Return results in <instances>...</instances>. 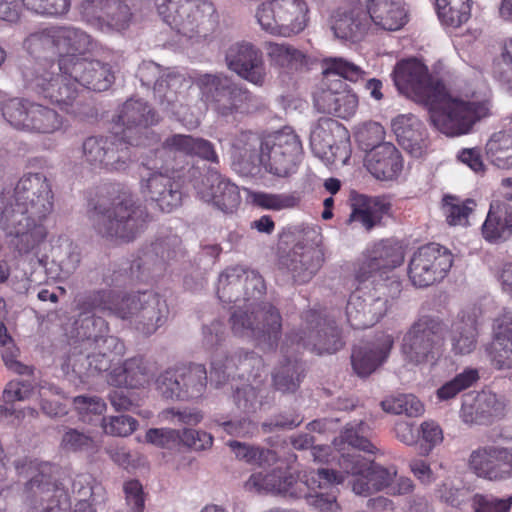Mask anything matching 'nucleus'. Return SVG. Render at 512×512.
I'll use <instances>...</instances> for the list:
<instances>
[{
  "label": "nucleus",
  "instance_id": "4be33fe9",
  "mask_svg": "<svg viewBox=\"0 0 512 512\" xmlns=\"http://www.w3.org/2000/svg\"><path fill=\"white\" fill-rule=\"evenodd\" d=\"M15 205L26 206L36 219H45L53 210L51 186L42 173H29L15 187Z\"/></svg>",
  "mask_w": 512,
  "mask_h": 512
},
{
  "label": "nucleus",
  "instance_id": "412c9836",
  "mask_svg": "<svg viewBox=\"0 0 512 512\" xmlns=\"http://www.w3.org/2000/svg\"><path fill=\"white\" fill-rule=\"evenodd\" d=\"M127 144L115 135L90 136L83 141L82 156L93 167L124 171L131 162Z\"/></svg>",
  "mask_w": 512,
  "mask_h": 512
},
{
  "label": "nucleus",
  "instance_id": "2eb2a0df",
  "mask_svg": "<svg viewBox=\"0 0 512 512\" xmlns=\"http://www.w3.org/2000/svg\"><path fill=\"white\" fill-rule=\"evenodd\" d=\"M340 469L345 473L352 491L368 496L384 488H390L396 476L394 469L384 468L356 453H343L338 460Z\"/></svg>",
  "mask_w": 512,
  "mask_h": 512
},
{
  "label": "nucleus",
  "instance_id": "5fc2aeb1",
  "mask_svg": "<svg viewBox=\"0 0 512 512\" xmlns=\"http://www.w3.org/2000/svg\"><path fill=\"white\" fill-rule=\"evenodd\" d=\"M182 395L181 400L199 398L206 390L207 370L203 364H190L181 366Z\"/></svg>",
  "mask_w": 512,
  "mask_h": 512
},
{
  "label": "nucleus",
  "instance_id": "680f3d73",
  "mask_svg": "<svg viewBox=\"0 0 512 512\" xmlns=\"http://www.w3.org/2000/svg\"><path fill=\"white\" fill-rule=\"evenodd\" d=\"M251 197L256 206L273 211L294 208L299 202L296 193L255 192Z\"/></svg>",
  "mask_w": 512,
  "mask_h": 512
},
{
  "label": "nucleus",
  "instance_id": "0e129e2a",
  "mask_svg": "<svg viewBox=\"0 0 512 512\" xmlns=\"http://www.w3.org/2000/svg\"><path fill=\"white\" fill-rule=\"evenodd\" d=\"M384 411L392 414H405L409 417L420 416L424 406L414 395H399L381 402Z\"/></svg>",
  "mask_w": 512,
  "mask_h": 512
},
{
  "label": "nucleus",
  "instance_id": "a878e982",
  "mask_svg": "<svg viewBox=\"0 0 512 512\" xmlns=\"http://www.w3.org/2000/svg\"><path fill=\"white\" fill-rule=\"evenodd\" d=\"M62 65L66 73H74L80 86L92 91H106L115 80L110 64L99 60L67 55L62 57Z\"/></svg>",
  "mask_w": 512,
  "mask_h": 512
},
{
  "label": "nucleus",
  "instance_id": "f03ea898",
  "mask_svg": "<svg viewBox=\"0 0 512 512\" xmlns=\"http://www.w3.org/2000/svg\"><path fill=\"white\" fill-rule=\"evenodd\" d=\"M265 289L259 273L235 266L219 275L217 296L223 303L234 304L230 324L235 335L273 346L280 336L282 319L274 306L261 301Z\"/></svg>",
  "mask_w": 512,
  "mask_h": 512
},
{
  "label": "nucleus",
  "instance_id": "4468645a",
  "mask_svg": "<svg viewBox=\"0 0 512 512\" xmlns=\"http://www.w3.org/2000/svg\"><path fill=\"white\" fill-rule=\"evenodd\" d=\"M323 79L314 93V107L320 113L333 114L341 88H345L343 79L357 82L366 72L358 65L342 57L325 58L322 63Z\"/></svg>",
  "mask_w": 512,
  "mask_h": 512
},
{
  "label": "nucleus",
  "instance_id": "a18cd8bd",
  "mask_svg": "<svg viewBox=\"0 0 512 512\" xmlns=\"http://www.w3.org/2000/svg\"><path fill=\"white\" fill-rule=\"evenodd\" d=\"M150 376L149 364L140 355L126 359L120 367L115 368L111 373L112 381L116 385H125L131 388L143 386L148 382Z\"/></svg>",
  "mask_w": 512,
  "mask_h": 512
},
{
  "label": "nucleus",
  "instance_id": "6e6d98bb",
  "mask_svg": "<svg viewBox=\"0 0 512 512\" xmlns=\"http://www.w3.org/2000/svg\"><path fill=\"white\" fill-rule=\"evenodd\" d=\"M235 457L251 465L266 466L272 465L277 460L274 451L248 443L231 440L227 443Z\"/></svg>",
  "mask_w": 512,
  "mask_h": 512
},
{
  "label": "nucleus",
  "instance_id": "f3484780",
  "mask_svg": "<svg viewBox=\"0 0 512 512\" xmlns=\"http://www.w3.org/2000/svg\"><path fill=\"white\" fill-rule=\"evenodd\" d=\"M302 155V144L293 131H278L264 138L259 165L270 174L286 177L297 169Z\"/></svg>",
  "mask_w": 512,
  "mask_h": 512
},
{
  "label": "nucleus",
  "instance_id": "ddd939ff",
  "mask_svg": "<svg viewBox=\"0 0 512 512\" xmlns=\"http://www.w3.org/2000/svg\"><path fill=\"white\" fill-rule=\"evenodd\" d=\"M445 326L438 317L422 316L415 321L402 340V353L414 365L434 363L441 354Z\"/></svg>",
  "mask_w": 512,
  "mask_h": 512
},
{
  "label": "nucleus",
  "instance_id": "58836bf2",
  "mask_svg": "<svg viewBox=\"0 0 512 512\" xmlns=\"http://www.w3.org/2000/svg\"><path fill=\"white\" fill-rule=\"evenodd\" d=\"M478 310L461 311L451 326V345L456 354H469L477 344Z\"/></svg>",
  "mask_w": 512,
  "mask_h": 512
},
{
  "label": "nucleus",
  "instance_id": "052dcab7",
  "mask_svg": "<svg viewBox=\"0 0 512 512\" xmlns=\"http://www.w3.org/2000/svg\"><path fill=\"white\" fill-rule=\"evenodd\" d=\"M182 383L181 366H176L159 374L156 379V388L165 399L181 400Z\"/></svg>",
  "mask_w": 512,
  "mask_h": 512
},
{
  "label": "nucleus",
  "instance_id": "09e8293b",
  "mask_svg": "<svg viewBox=\"0 0 512 512\" xmlns=\"http://www.w3.org/2000/svg\"><path fill=\"white\" fill-rule=\"evenodd\" d=\"M31 109L26 132L50 135L63 130L64 117L55 109L34 102Z\"/></svg>",
  "mask_w": 512,
  "mask_h": 512
},
{
  "label": "nucleus",
  "instance_id": "e433bc0d",
  "mask_svg": "<svg viewBox=\"0 0 512 512\" xmlns=\"http://www.w3.org/2000/svg\"><path fill=\"white\" fill-rule=\"evenodd\" d=\"M392 130L398 144L413 157H420L426 148V130L413 115H398L392 120Z\"/></svg>",
  "mask_w": 512,
  "mask_h": 512
},
{
  "label": "nucleus",
  "instance_id": "3c124183",
  "mask_svg": "<svg viewBox=\"0 0 512 512\" xmlns=\"http://www.w3.org/2000/svg\"><path fill=\"white\" fill-rule=\"evenodd\" d=\"M333 124L334 121L330 119L320 121L310 135L313 153L326 163H333L335 161V140L331 130V125Z\"/></svg>",
  "mask_w": 512,
  "mask_h": 512
},
{
  "label": "nucleus",
  "instance_id": "603ef678",
  "mask_svg": "<svg viewBox=\"0 0 512 512\" xmlns=\"http://www.w3.org/2000/svg\"><path fill=\"white\" fill-rule=\"evenodd\" d=\"M471 6V0H436V11L441 23L453 28L469 20Z\"/></svg>",
  "mask_w": 512,
  "mask_h": 512
},
{
  "label": "nucleus",
  "instance_id": "bf43d9fd",
  "mask_svg": "<svg viewBox=\"0 0 512 512\" xmlns=\"http://www.w3.org/2000/svg\"><path fill=\"white\" fill-rule=\"evenodd\" d=\"M133 14L130 7L122 0H108L105 6L104 27L122 32L129 28Z\"/></svg>",
  "mask_w": 512,
  "mask_h": 512
},
{
  "label": "nucleus",
  "instance_id": "de8ad7c7",
  "mask_svg": "<svg viewBox=\"0 0 512 512\" xmlns=\"http://www.w3.org/2000/svg\"><path fill=\"white\" fill-rule=\"evenodd\" d=\"M56 27L58 56L74 55L73 53L84 54L93 47L92 38L85 31L74 26Z\"/></svg>",
  "mask_w": 512,
  "mask_h": 512
},
{
  "label": "nucleus",
  "instance_id": "5701e85b",
  "mask_svg": "<svg viewBox=\"0 0 512 512\" xmlns=\"http://www.w3.org/2000/svg\"><path fill=\"white\" fill-rule=\"evenodd\" d=\"M469 468L479 477L491 481L512 479V448L486 445L473 450Z\"/></svg>",
  "mask_w": 512,
  "mask_h": 512
},
{
  "label": "nucleus",
  "instance_id": "a211bd4d",
  "mask_svg": "<svg viewBox=\"0 0 512 512\" xmlns=\"http://www.w3.org/2000/svg\"><path fill=\"white\" fill-rule=\"evenodd\" d=\"M43 220L36 219L26 206L11 204L3 210L0 224L7 237L11 238V245L19 253L26 254L44 240L46 230L42 225Z\"/></svg>",
  "mask_w": 512,
  "mask_h": 512
},
{
  "label": "nucleus",
  "instance_id": "9d476101",
  "mask_svg": "<svg viewBox=\"0 0 512 512\" xmlns=\"http://www.w3.org/2000/svg\"><path fill=\"white\" fill-rule=\"evenodd\" d=\"M254 18L262 31L289 38L308 26L309 6L306 0H266L257 5Z\"/></svg>",
  "mask_w": 512,
  "mask_h": 512
},
{
  "label": "nucleus",
  "instance_id": "f8f14e48",
  "mask_svg": "<svg viewBox=\"0 0 512 512\" xmlns=\"http://www.w3.org/2000/svg\"><path fill=\"white\" fill-rule=\"evenodd\" d=\"M400 282H379L372 288H358L346 305L347 321L354 329L374 326L388 311L390 299L401 291Z\"/></svg>",
  "mask_w": 512,
  "mask_h": 512
},
{
  "label": "nucleus",
  "instance_id": "864d4df0",
  "mask_svg": "<svg viewBox=\"0 0 512 512\" xmlns=\"http://www.w3.org/2000/svg\"><path fill=\"white\" fill-rule=\"evenodd\" d=\"M72 490L77 501L74 510L86 512L88 509L95 510L93 505L103 488L90 474L83 473L74 478Z\"/></svg>",
  "mask_w": 512,
  "mask_h": 512
},
{
  "label": "nucleus",
  "instance_id": "c9c22d12",
  "mask_svg": "<svg viewBox=\"0 0 512 512\" xmlns=\"http://www.w3.org/2000/svg\"><path fill=\"white\" fill-rule=\"evenodd\" d=\"M330 26L336 38L353 41L360 40L371 30L368 15L362 6L338 9L331 16Z\"/></svg>",
  "mask_w": 512,
  "mask_h": 512
},
{
  "label": "nucleus",
  "instance_id": "b1692460",
  "mask_svg": "<svg viewBox=\"0 0 512 512\" xmlns=\"http://www.w3.org/2000/svg\"><path fill=\"white\" fill-rule=\"evenodd\" d=\"M227 68L242 79L261 86L266 77L263 54L250 42L241 41L231 44L225 51Z\"/></svg>",
  "mask_w": 512,
  "mask_h": 512
},
{
  "label": "nucleus",
  "instance_id": "393cba45",
  "mask_svg": "<svg viewBox=\"0 0 512 512\" xmlns=\"http://www.w3.org/2000/svg\"><path fill=\"white\" fill-rule=\"evenodd\" d=\"M158 14L163 21L180 34L192 37L207 16L213 15L212 4H167L165 0H155Z\"/></svg>",
  "mask_w": 512,
  "mask_h": 512
},
{
  "label": "nucleus",
  "instance_id": "bb28decb",
  "mask_svg": "<svg viewBox=\"0 0 512 512\" xmlns=\"http://www.w3.org/2000/svg\"><path fill=\"white\" fill-rule=\"evenodd\" d=\"M193 185L203 201L223 213H233L241 202L238 187L214 169H210L204 179L198 178Z\"/></svg>",
  "mask_w": 512,
  "mask_h": 512
},
{
  "label": "nucleus",
  "instance_id": "69168bd1",
  "mask_svg": "<svg viewBox=\"0 0 512 512\" xmlns=\"http://www.w3.org/2000/svg\"><path fill=\"white\" fill-rule=\"evenodd\" d=\"M474 207V200L467 199L466 201L461 202L453 196H446L444 198L443 210L447 223L451 226L467 225L468 217Z\"/></svg>",
  "mask_w": 512,
  "mask_h": 512
},
{
  "label": "nucleus",
  "instance_id": "ea45409f",
  "mask_svg": "<svg viewBox=\"0 0 512 512\" xmlns=\"http://www.w3.org/2000/svg\"><path fill=\"white\" fill-rule=\"evenodd\" d=\"M402 158L397 148L385 142L370 152L367 159V169L377 179L390 180L402 170Z\"/></svg>",
  "mask_w": 512,
  "mask_h": 512
},
{
  "label": "nucleus",
  "instance_id": "2f4dec72",
  "mask_svg": "<svg viewBox=\"0 0 512 512\" xmlns=\"http://www.w3.org/2000/svg\"><path fill=\"white\" fill-rule=\"evenodd\" d=\"M364 9L370 29L396 31L407 22L403 0H367Z\"/></svg>",
  "mask_w": 512,
  "mask_h": 512
},
{
  "label": "nucleus",
  "instance_id": "72a5a7b5",
  "mask_svg": "<svg viewBox=\"0 0 512 512\" xmlns=\"http://www.w3.org/2000/svg\"><path fill=\"white\" fill-rule=\"evenodd\" d=\"M264 139L252 131L239 132L232 141L234 165L245 176L257 172Z\"/></svg>",
  "mask_w": 512,
  "mask_h": 512
},
{
  "label": "nucleus",
  "instance_id": "49530a36",
  "mask_svg": "<svg viewBox=\"0 0 512 512\" xmlns=\"http://www.w3.org/2000/svg\"><path fill=\"white\" fill-rule=\"evenodd\" d=\"M184 86L185 77L182 74L165 69L153 87L154 95L167 109L177 113V107L181 105V90Z\"/></svg>",
  "mask_w": 512,
  "mask_h": 512
},
{
  "label": "nucleus",
  "instance_id": "338daca9",
  "mask_svg": "<svg viewBox=\"0 0 512 512\" xmlns=\"http://www.w3.org/2000/svg\"><path fill=\"white\" fill-rule=\"evenodd\" d=\"M479 378L478 371L473 368H467L457 374L452 380L446 382L437 390V396L441 400L454 398L462 390L472 386Z\"/></svg>",
  "mask_w": 512,
  "mask_h": 512
},
{
  "label": "nucleus",
  "instance_id": "7ed1b4c3",
  "mask_svg": "<svg viewBox=\"0 0 512 512\" xmlns=\"http://www.w3.org/2000/svg\"><path fill=\"white\" fill-rule=\"evenodd\" d=\"M346 481L345 473L327 468L310 471L299 478L292 473L274 469L270 473L252 474L245 482L248 491L270 492L284 498H305L309 505L322 512L334 511L338 508L336 495L333 492H322L331 489L334 484Z\"/></svg>",
  "mask_w": 512,
  "mask_h": 512
},
{
  "label": "nucleus",
  "instance_id": "1a4fd4ad",
  "mask_svg": "<svg viewBox=\"0 0 512 512\" xmlns=\"http://www.w3.org/2000/svg\"><path fill=\"white\" fill-rule=\"evenodd\" d=\"M114 316L129 324L144 336L154 334L168 319L166 300L154 291L120 294L113 290Z\"/></svg>",
  "mask_w": 512,
  "mask_h": 512
},
{
  "label": "nucleus",
  "instance_id": "79ce46f5",
  "mask_svg": "<svg viewBox=\"0 0 512 512\" xmlns=\"http://www.w3.org/2000/svg\"><path fill=\"white\" fill-rule=\"evenodd\" d=\"M272 385L282 394H294L305 376L303 364L295 357L284 355L272 372Z\"/></svg>",
  "mask_w": 512,
  "mask_h": 512
},
{
  "label": "nucleus",
  "instance_id": "c756f323",
  "mask_svg": "<svg viewBox=\"0 0 512 512\" xmlns=\"http://www.w3.org/2000/svg\"><path fill=\"white\" fill-rule=\"evenodd\" d=\"M349 205L351 213L347 222L358 223L367 231L379 225L391 208V204L384 197L368 196L356 191H351Z\"/></svg>",
  "mask_w": 512,
  "mask_h": 512
},
{
  "label": "nucleus",
  "instance_id": "dca6fc26",
  "mask_svg": "<svg viewBox=\"0 0 512 512\" xmlns=\"http://www.w3.org/2000/svg\"><path fill=\"white\" fill-rule=\"evenodd\" d=\"M289 339L317 355L333 354L344 344L335 322L315 310L304 313L301 329Z\"/></svg>",
  "mask_w": 512,
  "mask_h": 512
},
{
  "label": "nucleus",
  "instance_id": "f257e3e1",
  "mask_svg": "<svg viewBox=\"0 0 512 512\" xmlns=\"http://www.w3.org/2000/svg\"><path fill=\"white\" fill-rule=\"evenodd\" d=\"M393 79L402 94L428 107L431 124L446 136L468 134L477 122L491 113V103L486 93L472 91L460 96L451 95L417 59L397 63Z\"/></svg>",
  "mask_w": 512,
  "mask_h": 512
},
{
  "label": "nucleus",
  "instance_id": "7c9ffc66",
  "mask_svg": "<svg viewBox=\"0 0 512 512\" xmlns=\"http://www.w3.org/2000/svg\"><path fill=\"white\" fill-rule=\"evenodd\" d=\"M493 340L486 347L492 365L499 369H512V311H504L493 324Z\"/></svg>",
  "mask_w": 512,
  "mask_h": 512
},
{
  "label": "nucleus",
  "instance_id": "8fccbe9b",
  "mask_svg": "<svg viewBox=\"0 0 512 512\" xmlns=\"http://www.w3.org/2000/svg\"><path fill=\"white\" fill-rule=\"evenodd\" d=\"M487 159L496 167H512V133L499 131L494 133L486 143Z\"/></svg>",
  "mask_w": 512,
  "mask_h": 512
},
{
  "label": "nucleus",
  "instance_id": "cd10ccee",
  "mask_svg": "<svg viewBox=\"0 0 512 512\" xmlns=\"http://www.w3.org/2000/svg\"><path fill=\"white\" fill-rule=\"evenodd\" d=\"M506 411L507 401L504 396L492 391H481L463 402L461 416L465 423L488 425L503 418Z\"/></svg>",
  "mask_w": 512,
  "mask_h": 512
},
{
  "label": "nucleus",
  "instance_id": "13d9d810",
  "mask_svg": "<svg viewBox=\"0 0 512 512\" xmlns=\"http://www.w3.org/2000/svg\"><path fill=\"white\" fill-rule=\"evenodd\" d=\"M211 374L219 383L227 381L238 374V350L229 353L224 349H216L210 355Z\"/></svg>",
  "mask_w": 512,
  "mask_h": 512
},
{
  "label": "nucleus",
  "instance_id": "0eeeda50",
  "mask_svg": "<svg viewBox=\"0 0 512 512\" xmlns=\"http://www.w3.org/2000/svg\"><path fill=\"white\" fill-rule=\"evenodd\" d=\"M201 100L225 122L240 121L259 108V101L248 89L224 74H199L194 79Z\"/></svg>",
  "mask_w": 512,
  "mask_h": 512
},
{
  "label": "nucleus",
  "instance_id": "6ab92c4d",
  "mask_svg": "<svg viewBox=\"0 0 512 512\" xmlns=\"http://www.w3.org/2000/svg\"><path fill=\"white\" fill-rule=\"evenodd\" d=\"M118 119L123 126V140L129 145L146 146L156 140L151 127L159 122V116L148 102L128 99L122 105Z\"/></svg>",
  "mask_w": 512,
  "mask_h": 512
},
{
  "label": "nucleus",
  "instance_id": "6e6552de",
  "mask_svg": "<svg viewBox=\"0 0 512 512\" xmlns=\"http://www.w3.org/2000/svg\"><path fill=\"white\" fill-rule=\"evenodd\" d=\"M140 188L145 197L154 202L157 207L170 213L182 203V181L190 182L202 175L200 167L191 164L186 172L177 165L166 164L161 168L143 165L140 172Z\"/></svg>",
  "mask_w": 512,
  "mask_h": 512
},
{
  "label": "nucleus",
  "instance_id": "774afa93",
  "mask_svg": "<svg viewBox=\"0 0 512 512\" xmlns=\"http://www.w3.org/2000/svg\"><path fill=\"white\" fill-rule=\"evenodd\" d=\"M264 372L263 359L254 352L238 350V377L247 378L250 382L256 380H263L262 373Z\"/></svg>",
  "mask_w": 512,
  "mask_h": 512
},
{
  "label": "nucleus",
  "instance_id": "20e7f679",
  "mask_svg": "<svg viewBox=\"0 0 512 512\" xmlns=\"http://www.w3.org/2000/svg\"><path fill=\"white\" fill-rule=\"evenodd\" d=\"M113 290L100 289L90 291L76 300L74 322L70 337L74 340L73 347L84 350H97L104 347L116 356H123L126 352L124 342L114 335H109V324L101 316L96 315L98 310L114 316Z\"/></svg>",
  "mask_w": 512,
  "mask_h": 512
},
{
  "label": "nucleus",
  "instance_id": "c03bdc74",
  "mask_svg": "<svg viewBox=\"0 0 512 512\" xmlns=\"http://www.w3.org/2000/svg\"><path fill=\"white\" fill-rule=\"evenodd\" d=\"M55 25L30 33L24 40L25 50L35 59L47 64L55 63L58 58V46Z\"/></svg>",
  "mask_w": 512,
  "mask_h": 512
},
{
  "label": "nucleus",
  "instance_id": "e2e57ef3",
  "mask_svg": "<svg viewBox=\"0 0 512 512\" xmlns=\"http://www.w3.org/2000/svg\"><path fill=\"white\" fill-rule=\"evenodd\" d=\"M369 426L360 421L358 423H348L341 435L339 441L347 443L349 446L368 453H374L375 447L367 438Z\"/></svg>",
  "mask_w": 512,
  "mask_h": 512
},
{
  "label": "nucleus",
  "instance_id": "9b49d317",
  "mask_svg": "<svg viewBox=\"0 0 512 512\" xmlns=\"http://www.w3.org/2000/svg\"><path fill=\"white\" fill-rule=\"evenodd\" d=\"M62 67V57L49 67L41 63L25 67L22 75L26 87L58 105L71 106L80 85L74 73H66Z\"/></svg>",
  "mask_w": 512,
  "mask_h": 512
},
{
  "label": "nucleus",
  "instance_id": "a19ab883",
  "mask_svg": "<svg viewBox=\"0 0 512 512\" xmlns=\"http://www.w3.org/2000/svg\"><path fill=\"white\" fill-rule=\"evenodd\" d=\"M233 402L244 414H254L266 406H270L273 397L264 380L243 383L233 389Z\"/></svg>",
  "mask_w": 512,
  "mask_h": 512
},
{
  "label": "nucleus",
  "instance_id": "f704fd0d",
  "mask_svg": "<svg viewBox=\"0 0 512 512\" xmlns=\"http://www.w3.org/2000/svg\"><path fill=\"white\" fill-rule=\"evenodd\" d=\"M108 353L111 352L104 347L97 350L73 347L66 365L71 367L72 372L82 383H85L90 377L99 375L111 367V359Z\"/></svg>",
  "mask_w": 512,
  "mask_h": 512
},
{
  "label": "nucleus",
  "instance_id": "aec40b11",
  "mask_svg": "<svg viewBox=\"0 0 512 512\" xmlns=\"http://www.w3.org/2000/svg\"><path fill=\"white\" fill-rule=\"evenodd\" d=\"M453 264L452 253L445 247L430 243L420 247L409 263L408 275L417 287H427L442 280Z\"/></svg>",
  "mask_w": 512,
  "mask_h": 512
},
{
  "label": "nucleus",
  "instance_id": "37998d69",
  "mask_svg": "<svg viewBox=\"0 0 512 512\" xmlns=\"http://www.w3.org/2000/svg\"><path fill=\"white\" fill-rule=\"evenodd\" d=\"M482 234L489 242L507 240L512 235V207L504 203L492 204L482 225Z\"/></svg>",
  "mask_w": 512,
  "mask_h": 512
},
{
  "label": "nucleus",
  "instance_id": "4d7b16f0",
  "mask_svg": "<svg viewBox=\"0 0 512 512\" xmlns=\"http://www.w3.org/2000/svg\"><path fill=\"white\" fill-rule=\"evenodd\" d=\"M33 102L22 98H11L1 103L4 119L15 129L27 131Z\"/></svg>",
  "mask_w": 512,
  "mask_h": 512
},
{
  "label": "nucleus",
  "instance_id": "c85d7f7f",
  "mask_svg": "<svg viewBox=\"0 0 512 512\" xmlns=\"http://www.w3.org/2000/svg\"><path fill=\"white\" fill-rule=\"evenodd\" d=\"M323 262L322 252L312 246L295 245L280 258V267L286 269L294 282H309L320 269Z\"/></svg>",
  "mask_w": 512,
  "mask_h": 512
},
{
  "label": "nucleus",
  "instance_id": "423d86ee",
  "mask_svg": "<svg viewBox=\"0 0 512 512\" xmlns=\"http://www.w3.org/2000/svg\"><path fill=\"white\" fill-rule=\"evenodd\" d=\"M90 219L94 230L101 237L128 243L144 230L148 212L133 196L123 193L111 201H98Z\"/></svg>",
  "mask_w": 512,
  "mask_h": 512
},
{
  "label": "nucleus",
  "instance_id": "473e14b6",
  "mask_svg": "<svg viewBox=\"0 0 512 512\" xmlns=\"http://www.w3.org/2000/svg\"><path fill=\"white\" fill-rule=\"evenodd\" d=\"M393 340L389 335H381L375 342L355 347L351 354V364L355 373L367 377L388 357Z\"/></svg>",
  "mask_w": 512,
  "mask_h": 512
},
{
  "label": "nucleus",
  "instance_id": "39448f33",
  "mask_svg": "<svg viewBox=\"0 0 512 512\" xmlns=\"http://www.w3.org/2000/svg\"><path fill=\"white\" fill-rule=\"evenodd\" d=\"M15 468L19 475L30 479L23 487L12 485L0 492V512H29L30 508H42L43 512L61 508L58 498L65 497L64 490L51 480L53 466L36 463L26 458L18 460Z\"/></svg>",
  "mask_w": 512,
  "mask_h": 512
},
{
  "label": "nucleus",
  "instance_id": "4c0bfd02",
  "mask_svg": "<svg viewBox=\"0 0 512 512\" xmlns=\"http://www.w3.org/2000/svg\"><path fill=\"white\" fill-rule=\"evenodd\" d=\"M403 256L398 249L383 242L373 246L361 263L356 277L359 281H365L373 274L380 273V276L400 266Z\"/></svg>",
  "mask_w": 512,
  "mask_h": 512
}]
</instances>
